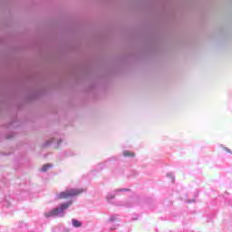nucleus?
Returning a JSON list of instances; mask_svg holds the SVG:
<instances>
[{
    "label": "nucleus",
    "mask_w": 232,
    "mask_h": 232,
    "mask_svg": "<svg viewBox=\"0 0 232 232\" xmlns=\"http://www.w3.org/2000/svg\"><path fill=\"white\" fill-rule=\"evenodd\" d=\"M73 204L72 201L62 203L60 206H58L55 208H53L47 212H44L45 218H63L64 215H66V209L70 208Z\"/></svg>",
    "instance_id": "nucleus-1"
},
{
    "label": "nucleus",
    "mask_w": 232,
    "mask_h": 232,
    "mask_svg": "<svg viewBox=\"0 0 232 232\" xmlns=\"http://www.w3.org/2000/svg\"><path fill=\"white\" fill-rule=\"evenodd\" d=\"M81 193H84V189L72 188L63 192H60L56 195V198H58V200H61L63 198H70V197H77V195H81Z\"/></svg>",
    "instance_id": "nucleus-2"
},
{
    "label": "nucleus",
    "mask_w": 232,
    "mask_h": 232,
    "mask_svg": "<svg viewBox=\"0 0 232 232\" xmlns=\"http://www.w3.org/2000/svg\"><path fill=\"white\" fill-rule=\"evenodd\" d=\"M51 168H53V165L52 164H45L44 165L41 169H40V171H42V173H46V171L48 169H50Z\"/></svg>",
    "instance_id": "nucleus-3"
},
{
    "label": "nucleus",
    "mask_w": 232,
    "mask_h": 232,
    "mask_svg": "<svg viewBox=\"0 0 232 232\" xmlns=\"http://www.w3.org/2000/svg\"><path fill=\"white\" fill-rule=\"evenodd\" d=\"M73 227H81L82 226V223L77 219H72Z\"/></svg>",
    "instance_id": "nucleus-4"
},
{
    "label": "nucleus",
    "mask_w": 232,
    "mask_h": 232,
    "mask_svg": "<svg viewBox=\"0 0 232 232\" xmlns=\"http://www.w3.org/2000/svg\"><path fill=\"white\" fill-rule=\"evenodd\" d=\"M123 157H135V154L133 152H130L128 150L123 151Z\"/></svg>",
    "instance_id": "nucleus-5"
},
{
    "label": "nucleus",
    "mask_w": 232,
    "mask_h": 232,
    "mask_svg": "<svg viewBox=\"0 0 232 232\" xmlns=\"http://www.w3.org/2000/svg\"><path fill=\"white\" fill-rule=\"evenodd\" d=\"M113 198H115V195H113V194H108V196H107V200H113Z\"/></svg>",
    "instance_id": "nucleus-6"
},
{
    "label": "nucleus",
    "mask_w": 232,
    "mask_h": 232,
    "mask_svg": "<svg viewBox=\"0 0 232 232\" xmlns=\"http://www.w3.org/2000/svg\"><path fill=\"white\" fill-rule=\"evenodd\" d=\"M115 220H117V216H111L109 218L110 222H115Z\"/></svg>",
    "instance_id": "nucleus-7"
},
{
    "label": "nucleus",
    "mask_w": 232,
    "mask_h": 232,
    "mask_svg": "<svg viewBox=\"0 0 232 232\" xmlns=\"http://www.w3.org/2000/svg\"><path fill=\"white\" fill-rule=\"evenodd\" d=\"M62 142H63V140H59L58 142H57L58 146H61Z\"/></svg>",
    "instance_id": "nucleus-8"
},
{
    "label": "nucleus",
    "mask_w": 232,
    "mask_h": 232,
    "mask_svg": "<svg viewBox=\"0 0 232 232\" xmlns=\"http://www.w3.org/2000/svg\"><path fill=\"white\" fill-rule=\"evenodd\" d=\"M227 151H228V153H231V150H229L228 149H226Z\"/></svg>",
    "instance_id": "nucleus-9"
},
{
    "label": "nucleus",
    "mask_w": 232,
    "mask_h": 232,
    "mask_svg": "<svg viewBox=\"0 0 232 232\" xmlns=\"http://www.w3.org/2000/svg\"><path fill=\"white\" fill-rule=\"evenodd\" d=\"M175 181V178H172V182H174Z\"/></svg>",
    "instance_id": "nucleus-10"
},
{
    "label": "nucleus",
    "mask_w": 232,
    "mask_h": 232,
    "mask_svg": "<svg viewBox=\"0 0 232 232\" xmlns=\"http://www.w3.org/2000/svg\"><path fill=\"white\" fill-rule=\"evenodd\" d=\"M118 191H124V189H120V190H118Z\"/></svg>",
    "instance_id": "nucleus-11"
}]
</instances>
